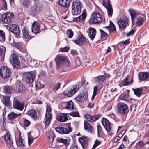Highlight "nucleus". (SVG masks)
I'll return each instance as SVG.
<instances>
[{
    "label": "nucleus",
    "instance_id": "obj_52",
    "mask_svg": "<svg viewBox=\"0 0 149 149\" xmlns=\"http://www.w3.org/2000/svg\"><path fill=\"white\" fill-rule=\"evenodd\" d=\"M91 126L89 125L87 121H84V127L85 130H90L91 128Z\"/></svg>",
    "mask_w": 149,
    "mask_h": 149
},
{
    "label": "nucleus",
    "instance_id": "obj_23",
    "mask_svg": "<svg viewBox=\"0 0 149 149\" xmlns=\"http://www.w3.org/2000/svg\"><path fill=\"white\" fill-rule=\"evenodd\" d=\"M110 76L109 74H104L103 75L99 76L95 78V81L96 83L99 84H102L103 83L105 79Z\"/></svg>",
    "mask_w": 149,
    "mask_h": 149
},
{
    "label": "nucleus",
    "instance_id": "obj_15",
    "mask_svg": "<svg viewBox=\"0 0 149 149\" xmlns=\"http://www.w3.org/2000/svg\"><path fill=\"white\" fill-rule=\"evenodd\" d=\"M24 104L20 102L16 98H14L13 102V108L15 109L22 111L24 109Z\"/></svg>",
    "mask_w": 149,
    "mask_h": 149
},
{
    "label": "nucleus",
    "instance_id": "obj_19",
    "mask_svg": "<svg viewBox=\"0 0 149 149\" xmlns=\"http://www.w3.org/2000/svg\"><path fill=\"white\" fill-rule=\"evenodd\" d=\"M102 123L107 132L110 131L111 126L109 121L106 118H103L101 121Z\"/></svg>",
    "mask_w": 149,
    "mask_h": 149
},
{
    "label": "nucleus",
    "instance_id": "obj_26",
    "mask_svg": "<svg viewBox=\"0 0 149 149\" xmlns=\"http://www.w3.org/2000/svg\"><path fill=\"white\" fill-rule=\"evenodd\" d=\"M149 77V73L148 72H139V80L144 81Z\"/></svg>",
    "mask_w": 149,
    "mask_h": 149
},
{
    "label": "nucleus",
    "instance_id": "obj_59",
    "mask_svg": "<svg viewBox=\"0 0 149 149\" xmlns=\"http://www.w3.org/2000/svg\"><path fill=\"white\" fill-rule=\"evenodd\" d=\"M69 49V47H64L63 48L61 49L60 50L61 52H66L68 51Z\"/></svg>",
    "mask_w": 149,
    "mask_h": 149
},
{
    "label": "nucleus",
    "instance_id": "obj_61",
    "mask_svg": "<svg viewBox=\"0 0 149 149\" xmlns=\"http://www.w3.org/2000/svg\"><path fill=\"white\" fill-rule=\"evenodd\" d=\"M100 31L101 34V37L102 38H103V37H105L107 36L108 35L103 30H101Z\"/></svg>",
    "mask_w": 149,
    "mask_h": 149
},
{
    "label": "nucleus",
    "instance_id": "obj_42",
    "mask_svg": "<svg viewBox=\"0 0 149 149\" xmlns=\"http://www.w3.org/2000/svg\"><path fill=\"white\" fill-rule=\"evenodd\" d=\"M97 127V128L98 136V137H100L103 134L102 130L100 124H98Z\"/></svg>",
    "mask_w": 149,
    "mask_h": 149
},
{
    "label": "nucleus",
    "instance_id": "obj_27",
    "mask_svg": "<svg viewBox=\"0 0 149 149\" xmlns=\"http://www.w3.org/2000/svg\"><path fill=\"white\" fill-rule=\"evenodd\" d=\"M58 2L61 6L65 7H68L70 4V0H58Z\"/></svg>",
    "mask_w": 149,
    "mask_h": 149
},
{
    "label": "nucleus",
    "instance_id": "obj_30",
    "mask_svg": "<svg viewBox=\"0 0 149 149\" xmlns=\"http://www.w3.org/2000/svg\"><path fill=\"white\" fill-rule=\"evenodd\" d=\"M15 46L20 51L25 54H27V52L25 49L23 48L22 45L20 43H16L15 44Z\"/></svg>",
    "mask_w": 149,
    "mask_h": 149
},
{
    "label": "nucleus",
    "instance_id": "obj_5",
    "mask_svg": "<svg viewBox=\"0 0 149 149\" xmlns=\"http://www.w3.org/2000/svg\"><path fill=\"white\" fill-rule=\"evenodd\" d=\"M55 130L61 134H68L72 131L70 123H68L64 127H58L56 128Z\"/></svg>",
    "mask_w": 149,
    "mask_h": 149
},
{
    "label": "nucleus",
    "instance_id": "obj_56",
    "mask_svg": "<svg viewBox=\"0 0 149 149\" xmlns=\"http://www.w3.org/2000/svg\"><path fill=\"white\" fill-rule=\"evenodd\" d=\"M2 9L5 10H6L7 9V3L4 0H3V5L2 6Z\"/></svg>",
    "mask_w": 149,
    "mask_h": 149
},
{
    "label": "nucleus",
    "instance_id": "obj_25",
    "mask_svg": "<svg viewBox=\"0 0 149 149\" xmlns=\"http://www.w3.org/2000/svg\"><path fill=\"white\" fill-rule=\"evenodd\" d=\"M67 113H61L59 114L57 116V119L61 122L65 121L68 119Z\"/></svg>",
    "mask_w": 149,
    "mask_h": 149
},
{
    "label": "nucleus",
    "instance_id": "obj_46",
    "mask_svg": "<svg viewBox=\"0 0 149 149\" xmlns=\"http://www.w3.org/2000/svg\"><path fill=\"white\" fill-rule=\"evenodd\" d=\"M130 14L131 17L132 21L134 20L135 18L137 17V15L135 12L133 10H132L130 12Z\"/></svg>",
    "mask_w": 149,
    "mask_h": 149
},
{
    "label": "nucleus",
    "instance_id": "obj_32",
    "mask_svg": "<svg viewBox=\"0 0 149 149\" xmlns=\"http://www.w3.org/2000/svg\"><path fill=\"white\" fill-rule=\"evenodd\" d=\"M16 88L18 92L23 93L25 91V88L23 86V85L21 83L17 84Z\"/></svg>",
    "mask_w": 149,
    "mask_h": 149
},
{
    "label": "nucleus",
    "instance_id": "obj_12",
    "mask_svg": "<svg viewBox=\"0 0 149 149\" xmlns=\"http://www.w3.org/2000/svg\"><path fill=\"white\" fill-rule=\"evenodd\" d=\"M118 109L119 112L122 114L127 115L129 111L127 105L124 103H120L118 105Z\"/></svg>",
    "mask_w": 149,
    "mask_h": 149
},
{
    "label": "nucleus",
    "instance_id": "obj_54",
    "mask_svg": "<svg viewBox=\"0 0 149 149\" xmlns=\"http://www.w3.org/2000/svg\"><path fill=\"white\" fill-rule=\"evenodd\" d=\"M30 132H29L28 133V144L29 146H30L31 144L32 143L33 141L34 140V139L33 138H32L31 137H30L29 136V134L30 133Z\"/></svg>",
    "mask_w": 149,
    "mask_h": 149
},
{
    "label": "nucleus",
    "instance_id": "obj_51",
    "mask_svg": "<svg viewBox=\"0 0 149 149\" xmlns=\"http://www.w3.org/2000/svg\"><path fill=\"white\" fill-rule=\"evenodd\" d=\"M69 114L73 117H79L80 115L78 111L72 112L69 113Z\"/></svg>",
    "mask_w": 149,
    "mask_h": 149
},
{
    "label": "nucleus",
    "instance_id": "obj_62",
    "mask_svg": "<svg viewBox=\"0 0 149 149\" xmlns=\"http://www.w3.org/2000/svg\"><path fill=\"white\" fill-rule=\"evenodd\" d=\"M60 85V83H57V84L54 86V89L56 90H58L59 88Z\"/></svg>",
    "mask_w": 149,
    "mask_h": 149
},
{
    "label": "nucleus",
    "instance_id": "obj_35",
    "mask_svg": "<svg viewBox=\"0 0 149 149\" xmlns=\"http://www.w3.org/2000/svg\"><path fill=\"white\" fill-rule=\"evenodd\" d=\"M3 103L5 105L8 106L10 104V97L7 96H5L3 97Z\"/></svg>",
    "mask_w": 149,
    "mask_h": 149
},
{
    "label": "nucleus",
    "instance_id": "obj_6",
    "mask_svg": "<svg viewBox=\"0 0 149 149\" xmlns=\"http://www.w3.org/2000/svg\"><path fill=\"white\" fill-rule=\"evenodd\" d=\"M10 62L13 67L18 68L20 66V62L19 59L17 55L14 53L10 55Z\"/></svg>",
    "mask_w": 149,
    "mask_h": 149
},
{
    "label": "nucleus",
    "instance_id": "obj_64",
    "mask_svg": "<svg viewBox=\"0 0 149 149\" xmlns=\"http://www.w3.org/2000/svg\"><path fill=\"white\" fill-rule=\"evenodd\" d=\"M70 149H78V146L76 144H73L70 147Z\"/></svg>",
    "mask_w": 149,
    "mask_h": 149
},
{
    "label": "nucleus",
    "instance_id": "obj_37",
    "mask_svg": "<svg viewBox=\"0 0 149 149\" xmlns=\"http://www.w3.org/2000/svg\"><path fill=\"white\" fill-rule=\"evenodd\" d=\"M28 114L34 119L37 117L36 113L34 110L33 109L29 111L28 112Z\"/></svg>",
    "mask_w": 149,
    "mask_h": 149
},
{
    "label": "nucleus",
    "instance_id": "obj_50",
    "mask_svg": "<svg viewBox=\"0 0 149 149\" xmlns=\"http://www.w3.org/2000/svg\"><path fill=\"white\" fill-rule=\"evenodd\" d=\"M66 34L69 38H71L73 36V33L71 29H68L67 31Z\"/></svg>",
    "mask_w": 149,
    "mask_h": 149
},
{
    "label": "nucleus",
    "instance_id": "obj_41",
    "mask_svg": "<svg viewBox=\"0 0 149 149\" xmlns=\"http://www.w3.org/2000/svg\"><path fill=\"white\" fill-rule=\"evenodd\" d=\"M133 90L134 92V94L138 96H139L142 93V89L140 88H137V89H132Z\"/></svg>",
    "mask_w": 149,
    "mask_h": 149
},
{
    "label": "nucleus",
    "instance_id": "obj_4",
    "mask_svg": "<svg viewBox=\"0 0 149 149\" xmlns=\"http://www.w3.org/2000/svg\"><path fill=\"white\" fill-rule=\"evenodd\" d=\"M11 72L9 68L6 66H2L0 68V76L4 79L9 78Z\"/></svg>",
    "mask_w": 149,
    "mask_h": 149
},
{
    "label": "nucleus",
    "instance_id": "obj_24",
    "mask_svg": "<svg viewBox=\"0 0 149 149\" xmlns=\"http://www.w3.org/2000/svg\"><path fill=\"white\" fill-rule=\"evenodd\" d=\"M4 139L7 144L10 147L13 146V142L10 136L9 132H7L4 136Z\"/></svg>",
    "mask_w": 149,
    "mask_h": 149
},
{
    "label": "nucleus",
    "instance_id": "obj_10",
    "mask_svg": "<svg viewBox=\"0 0 149 149\" xmlns=\"http://www.w3.org/2000/svg\"><path fill=\"white\" fill-rule=\"evenodd\" d=\"M52 109L50 107L48 106L46 109V114L45 115V123L46 126H48L50 123L52 119L51 113L50 112Z\"/></svg>",
    "mask_w": 149,
    "mask_h": 149
},
{
    "label": "nucleus",
    "instance_id": "obj_29",
    "mask_svg": "<svg viewBox=\"0 0 149 149\" xmlns=\"http://www.w3.org/2000/svg\"><path fill=\"white\" fill-rule=\"evenodd\" d=\"M27 29L25 27L22 29V33L23 36L26 39H30L31 37L29 34Z\"/></svg>",
    "mask_w": 149,
    "mask_h": 149
},
{
    "label": "nucleus",
    "instance_id": "obj_40",
    "mask_svg": "<svg viewBox=\"0 0 149 149\" xmlns=\"http://www.w3.org/2000/svg\"><path fill=\"white\" fill-rule=\"evenodd\" d=\"M17 145L20 147H23L24 146V144L23 143L22 138L21 137H19L18 140L16 141Z\"/></svg>",
    "mask_w": 149,
    "mask_h": 149
},
{
    "label": "nucleus",
    "instance_id": "obj_13",
    "mask_svg": "<svg viewBox=\"0 0 149 149\" xmlns=\"http://www.w3.org/2000/svg\"><path fill=\"white\" fill-rule=\"evenodd\" d=\"M24 77L26 82L31 83L33 82L34 80L35 74L33 71L27 72L25 73Z\"/></svg>",
    "mask_w": 149,
    "mask_h": 149
},
{
    "label": "nucleus",
    "instance_id": "obj_2",
    "mask_svg": "<svg viewBox=\"0 0 149 149\" xmlns=\"http://www.w3.org/2000/svg\"><path fill=\"white\" fill-rule=\"evenodd\" d=\"M82 3L79 1H74L72 4V13L73 15H78L81 12Z\"/></svg>",
    "mask_w": 149,
    "mask_h": 149
},
{
    "label": "nucleus",
    "instance_id": "obj_28",
    "mask_svg": "<svg viewBox=\"0 0 149 149\" xmlns=\"http://www.w3.org/2000/svg\"><path fill=\"white\" fill-rule=\"evenodd\" d=\"M90 33L89 36L91 39L93 41L95 38L96 34V30L94 28H90L89 29Z\"/></svg>",
    "mask_w": 149,
    "mask_h": 149
},
{
    "label": "nucleus",
    "instance_id": "obj_60",
    "mask_svg": "<svg viewBox=\"0 0 149 149\" xmlns=\"http://www.w3.org/2000/svg\"><path fill=\"white\" fill-rule=\"evenodd\" d=\"M100 141L97 140H96L95 141V144L93 146V149L95 148L97 146L100 144Z\"/></svg>",
    "mask_w": 149,
    "mask_h": 149
},
{
    "label": "nucleus",
    "instance_id": "obj_43",
    "mask_svg": "<svg viewBox=\"0 0 149 149\" xmlns=\"http://www.w3.org/2000/svg\"><path fill=\"white\" fill-rule=\"evenodd\" d=\"M86 13L85 11H83L82 14L76 19L77 20H81L85 19L86 17Z\"/></svg>",
    "mask_w": 149,
    "mask_h": 149
},
{
    "label": "nucleus",
    "instance_id": "obj_8",
    "mask_svg": "<svg viewBox=\"0 0 149 149\" xmlns=\"http://www.w3.org/2000/svg\"><path fill=\"white\" fill-rule=\"evenodd\" d=\"M14 18V15L12 13L7 12L2 16L1 20L5 23L10 22Z\"/></svg>",
    "mask_w": 149,
    "mask_h": 149
},
{
    "label": "nucleus",
    "instance_id": "obj_49",
    "mask_svg": "<svg viewBox=\"0 0 149 149\" xmlns=\"http://www.w3.org/2000/svg\"><path fill=\"white\" fill-rule=\"evenodd\" d=\"M43 84L41 83L40 81H38L36 82V89H39L42 88L43 87Z\"/></svg>",
    "mask_w": 149,
    "mask_h": 149
},
{
    "label": "nucleus",
    "instance_id": "obj_20",
    "mask_svg": "<svg viewBox=\"0 0 149 149\" xmlns=\"http://www.w3.org/2000/svg\"><path fill=\"white\" fill-rule=\"evenodd\" d=\"M84 117L88 121L94 122L98 119L100 117V116L99 114L94 116L88 114H86L84 115Z\"/></svg>",
    "mask_w": 149,
    "mask_h": 149
},
{
    "label": "nucleus",
    "instance_id": "obj_47",
    "mask_svg": "<svg viewBox=\"0 0 149 149\" xmlns=\"http://www.w3.org/2000/svg\"><path fill=\"white\" fill-rule=\"evenodd\" d=\"M23 59L26 62H30L31 61L30 56L27 54L25 55V56L24 57Z\"/></svg>",
    "mask_w": 149,
    "mask_h": 149
},
{
    "label": "nucleus",
    "instance_id": "obj_38",
    "mask_svg": "<svg viewBox=\"0 0 149 149\" xmlns=\"http://www.w3.org/2000/svg\"><path fill=\"white\" fill-rule=\"evenodd\" d=\"M65 108L69 110H73L74 109L73 104L72 101H70L67 102Z\"/></svg>",
    "mask_w": 149,
    "mask_h": 149
},
{
    "label": "nucleus",
    "instance_id": "obj_57",
    "mask_svg": "<svg viewBox=\"0 0 149 149\" xmlns=\"http://www.w3.org/2000/svg\"><path fill=\"white\" fill-rule=\"evenodd\" d=\"M6 50V49L5 47L3 49L0 47V56L2 55L4 56Z\"/></svg>",
    "mask_w": 149,
    "mask_h": 149
},
{
    "label": "nucleus",
    "instance_id": "obj_33",
    "mask_svg": "<svg viewBox=\"0 0 149 149\" xmlns=\"http://www.w3.org/2000/svg\"><path fill=\"white\" fill-rule=\"evenodd\" d=\"M21 114H17L13 112H10L7 116V118L8 120H13L17 116L20 115Z\"/></svg>",
    "mask_w": 149,
    "mask_h": 149
},
{
    "label": "nucleus",
    "instance_id": "obj_58",
    "mask_svg": "<svg viewBox=\"0 0 149 149\" xmlns=\"http://www.w3.org/2000/svg\"><path fill=\"white\" fill-rule=\"evenodd\" d=\"M1 126L2 127V130H3V131H5L6 130V124L4 122V118H3V124H1Z\"/></svg>",
    "mask_w": 149,
    "mask_h": 149
},
{
    "label": "nucleus",
    "instance_id": "obj_16",
    "mask_svg": "<svg viewBox=\"0 0 149 149\" xmlns=\"http://www.w3.org/2000/svg\"><path fill=\"white\" fill-rule=\"evenodd\" d=\"M42 6L38 3L35 4L31 8V12L33 15H36L39 13L42 10Z\"/></svg>",
    "mask_w": 149,
    "mask_h": 149
},
{
    "label": "nucleus",
    "instance_id": "obj_34",
    "mask_svg": "<svg viewBox=\"0 0 149 149\" xmlns=\"http://www.w3.org/2000/svg\"><path fill=\"white\" fill-rule=\"evenodd\" d=\"M128 76L127 75L125 78V79L123 81V84L124 85H128L131 84L133 82V81L132 79H130L129 81V79L128 78Z\"/></svg>",
    "mask_w": 149,
    "mask_h": 149
},
{
    "label": "nucleus",
    "instance_id": "obj_36",
    "mask_svg": "<svg viewBox=\"0 0 149 149\" xmlns=\"http://www.w3.org/2000/svg\"><path fill=\"white\" fill-rule=\"evenodd\" d=\"M57 141L59 142L65 144L66 146L69 145V141L66 139H65L63 138H58Z\"/></svg>",
    "mask_w": 149,
    "mask_h": 149
},
{
    "label": "nucleus",
    "instance_id": "obj_11",
    "mask_svg": "<svg viewBox=\"0 0 149 149\" xmlns=\"http://www.w3.org/2000/svg\"><path fill=\"white\" fill-rule=\"evenodd\" d=\"M6 27L7 29L10 31L15 35L18 36L19 35L20 31L19 27L17 25L15 24H10L7 25Z\"/></svg>",
    "mask_w": 149,
    "mask_h": 149
},
{
    "label": "nucleus",
    "instance_id": "obj_53",
    "mask_svg": "<svg viewBox=\"0 0 149 149\" xmlns=\"http://www.w3.org/2000/svg\"><path fill=\"white\" fill-rule=\"evenodd\" d=\"M48 137H51V141L54 140L55 137V136L54 134V133L52 131H50L49 132V134Z\"/></svg>",
    "mask_w": 149,
    "mask_h": 149
},
{
    "label": "nucleus",
    "instance_id": "obj_17",
    "mask_svg": "<svg viewBox=\"0 0 149 149\" xmlns=\"http://www.w3.org/2000/svg\"><path fill=\"white\" fill-rule=\"evenodd\" d=\"M88 41L83 35L79 36L74 41V42L79 45L87 43Z\"/></svg>",
    "mask_w": 149,
    "mask_h": 149
},
{
    "label": "nucleus",
    "instance_id": "obj_7",
    "mask_svg": "<svg viewBox=\"0 0 149 149\" xmlns=\"http://www.w3.org/2000/svg\"><path fill=\"white\" fill-rule=\"evenodd\" d=\"M103 5L107 10L108 16L111 17L113 14V8L109 0L103 1Z\"/></svg>",
    "mask_w": 149,
    "mask_h": 149
},
{
    "label": "nucleus",
    "instance_id": "obj_14",
    "mask_svg": "<svg viewBox=\"0 0 149 149\" xmlns=\"http://www.w3.org/2000/svg\"><path fill=\"white\" fill-rule=\"evenodd\" d=\"M88 97V93L86 91H83L82 92L75 97L76 100L79 102H81L86 100Z\"/></svg>",
    "mask_w": 149,
    "mask_h": 149
},
{
    "label": "nucleus",
    "instance_id": "obj_31",
    "mask_svg": "<svg viewBox=\"0 0 149 149\" xmlns=\"http://www.w3.org/2000/svg\"><path fill=\"white\" fill-rule=\"evenodd\" d=\"M110 25L108 26H106L105 28L108 30L110 33H111L113 31H116V29L113 22L111 21H110Z\"/></svg>",
    "mask_w": 149,
    "mask_h": 149
},
{
    "label": "nucleus",
    "instance_id": "obj_63",
    "mask_svg": "<svg viewBox=\"0 0 149 149\" xmlns=\"http://www.w3.org/2000/svg\"><path fill=\"white\" fill-rule=\"evenodd\" d=\"M135 32V31L133 29L131 30L130 31L127 33L126 35L127 36H129L130 35H132L134 34Z\"/></svg>",
    "mask_w": 149,
    "mask_h": 149
},
{
    "label": "nucleus",
    "instance_id": "obj_55",
    "mask_svg": "<svg viewBox=\"0 0 149 149\" xmlns=\"http://www.w3.org/2000/svg\"><path fill=\"white\" fill-rule=\"evenodd\" d=\"M143 20L141 17L137 19L136 24L138 25H141L143 24Z\"/></svg>",
    "mask_w": 149,
    "mask_h": 149
},
{
    "label": "nucleus",
    "instance_id": "obj_39",
    "mask_svg": "<svg viewBox=\"0 0 149 149\" xmlns=\"http://www.w3.org/2000/svg\"><path fill=\"white\" fill-rule=\"evenodd\" d=\"M4 91L6 93H10L12 91V88L11 86H4L3 87Z\"/></svg>",
    "mask_w": 149,
    "mask_h": 149
},
{
    "label": "nucleus",
    "instance_id": "obj_44",
    "mask_svg": "<svg viewBox=\"0 0 149 149\" xmlns=\"http://www.w3.org/2000/svg\"><path fill=\"white\" fill-rule=\"evenodd\" d=\"M5 40V34L3 31L0 30V41Z\"/></svg>",
    "mask_w": 149,
    "mask_h": 149
},
{
    "label": "nucleus",
    "instance_id": "obj_45",
    "mask_svg": "<svg viewBox=\"0 0 149 149\" xmlns=\"http://www.w3.org/2000/svg\"><path fill=\"white\" fill-rule=\"evenodd\" d=\"M30 124V122L26 119H24L23 120L22 124L25 127L29 126Z\"/></svg>",
    "mask_w": 149,
    "mask_h": 149
},
{
    "label": "nucleus",
    "instance_id": "obj_22",
    "mask_svg": "<svg viewBox=\"0 0 149 149\" xmlns=\"http://www.w3.org/2000/svg\"><path fill=\"white\" fill-rule=\"evenodd\" d=\"M88 137L86 136H83L79 138L78 140L79 143L82 145L83 148H86L87 146V140Z\"/></svg>",
    "mask_w": 149,
    "mask_h": 149
},
{
    "label": "nucleus",
    "instance_id": "obj_21",
    "mask_svg": "<svg viewBox=\"0 0 149 149\" xmlns=\"http://www.w3.org/2000/svg\"><path fill=\"white\" fill-rule=\"evenodd\" d=\"M40 24L38 22H34L32 24V32L37 34L40 32Z\"/></svg>",
    "mask_w": 149,
    "mask_h": 149
},
{
    "label": "nucleus",
    "instance_id": "obj_1",
    "mask_svg": "<svg viewBox=\"0 0 149 149\" xmlns=\"http://www.w3.org/2000/svg\"><path fill=\"white\" fill-rule=\"evenodd\" d=\"M56 62V66L58 68L61 67L64 64H65L67 67L70 66L69 62L66 59V58L60 55H58L55 59Z\"/></svg>",
    "mask_w": 149,
    "mask_h": 149
},
{
    "label": "nucleus",
    "instance_id": "obj_9",
    "mask_svg": "<svg viewBox=\"0 0 149 149\" xmlns=\"http://www.w3.org/2000/svg\"><path fill=\"white\" fill-rule=\"evenodd\" d=\"M78 86L77 85H74L73 86L65 90L63 92V94L68 97H70L76 92L78 89Z\"/></svg>",
    "mask_w": 149,
    "mask_h": 149
},
{
    "label": "nucleus",
    "instance_id": "obj_18",
    "mask_svg": "<svg viewBox=\"0 0 149 149\" xmlns=\"http://www.w3.org/2000/svg\"><path fill=\"white\" fill-rule=\"evenodd\" d=\"M117 23L120 29H124L128 25L127 18L125 17V19H120L117 21Z\"/></svg>",
    "mask_w": 149,
    "mask_h": 149
},
{
    "label": "nucleus",
    "instance_id": "obj_48",
    "mask_svg": "<svg viewBox=\"0 0 149 149\" xmlns=\"http://www.w3.org/2000/svg\"><path fill=\"white\" fill-rule=\"evenodd\" d=\"M22 3L24 6L28 7L30 3V1L29 0H23L22 1Z\"/></svg>",
    "mask_w": 149,
    "mask_h": 149
},
{
    "label": "nucleus",
    "instance_id": "obj_3",
    "mask_svg": "<svg viewBox=\"0 0 149 149\" xmlns=\"http://www.w3.org/2000/svg\"><path fill=\"white\" fill-rule=\"evenodd\" d=\"M102 20V17L100 13L95 12L93 13L89 20L90 23L95 24L101 22Z\"/></svg>",
    "mask_w": 149,
    "mask_h": 149
}]
</instances>
